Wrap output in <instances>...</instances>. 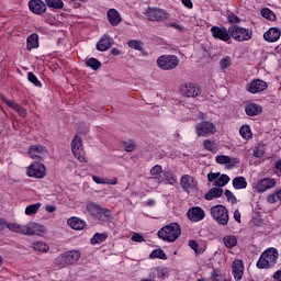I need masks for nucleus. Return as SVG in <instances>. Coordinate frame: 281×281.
<instances>
[{"instance_id": "obj_1", "label": "nucleus", "mask_w": 281, "mask_h": 281, "mask_svg": "<svg viewBox=\"0 0 281 281\" xmlns=\"http://www.w3.org/2000/svg\"><path fill=\"white\" fill-rule=\"evenodd\" d=\"M278 258H280V251L274 247H270L261 252L256 267L257 269H273L278 265Z\"/></svg>"}, {"instance_id": "obj_2", "label": "nucleus", "mask_w": 281, "mask_h": 281, "mask_svg": "<svg viewBox=\"0 0 281 281\" xmlns=\"http://www.w3.org/2000/svg\"><path fill=\"white\" fill-rule=\"evenodd\" d=\"M86 210L94 221H100V223H110L111 218H113V213L111 210L101 206L95 202H90L87 204Z\"/></svg>"}, {"instance_id": "obj_3", "label": "nucleus", "mask_w": 281, "mask_h": 281, "mask_svg": "<svg viewBox=\"0 0 281 281\" xmlns=\"http://www.w3.org/2000/svg\"><path fill=\"white\" fill-rule=\"evenodd\" d=\"M157 236L164 243H175L181 236V225L177 222L167 224L157 232Z\"/></svg>"}, {"instance_id": "obj_4", "label": "nucleus", "mask_w": 281, "mask_h": 281, "mask_svg": "<svg viewBox=\"0 0 281 281\" xmlns=\"http://www.w3.org/2000/svg\"><path fill=\"white\" fill-rule=\"evenodd\" d=\"M143 14L146 16L147 21H151L154 23H164V21H168V19H170V13L159 7H148L145 9Z\"/></svg>"}, {"instance_id": "obj_5", "label": "nucleus", "mask_w": 281, "mask_h": 281, "mask_svg": "<svg viewBox=\"0 0 281 281\" xmlns=\"http://www.w3.org/2000/svg\"><path fill=\"white\" fill-rule=\"evenodd\" d=\"M231 38L237 43H245L254 38V31L251 29H245L236 24L229 26Z\"/></svg>"}, {"instance_id": "obj_6", "label": "nucleus", "mask_w": 281, "mask_h": 281, "mask_svg": "<svg viewBox=\"0 0 281 281\" xmlns=\"http://www.w3.org/2000/svg\"><path fill=\"white\" fill-rule=\"evenodd\" d=\"M211 216L218 225H227L229 223V211L223 204H217L210 209Z\"/></svg>"}, {"instance_id": "obj_7", "label": "nucleus", "mask_w": 281, "mask_h": 281, "mask_svg": "<svg viewBox=\"0 0 281 281\" xmlns=\"http://www.w3.org/2000/svg\"><path fill=\"white\" fill-rule=\"evenodd\" d=\"M157 66L162 71H171V69L179 67V57L177 55H161L157 59Z\"/></svg>"}, {"instance_id": "obj_8", "label": "nucleus", "mask_w": 281, "mask_h": 281, "mask_svg": "<svg viewBox=\"0 0 281 281\" xmlns=\"http://www.w3.org/2000/svg\"><path fill=\"white\" fill-rule=\"evenodd\" d=\"M26 175L33 179H43L47 175V169L43 162L34 161L27 167Z\"/></svg>"}, {"instance_id": "obj_9", "label": "nucleus", "mask_w": 281, "mask_h": 281, "mask_svg": "<svg viewBox=\"0 0 281 281\" xmlns=\"http://www.w3.org/2000/svg\"><path fill=\"white\" fill-rule=\"evenodd\" d=\"M209 183H212L214 188H225L229 183V176L221 172H209L206 175Z\"/></svg>"}, {"instance_id": "obj_10", "label": "nucleus", "mask_w": 281, "mask_h": 281, "mask_svg": "<svg viewBox=\"0 0 281 281\" xmlns=\"http://www.w3.org/2000/svg\"><path fill=\"white\" fill-rule=\"evenodd\" d=\"M72 155L80 164H87L85 158V149L82 148V138L78 135H75L71 142Z\"/></svg>"}, {"instance_id": "obj_11", "label": "nucleus", "mask_w": 281, "mask_h": 281, "mask_svg": "<svg viewBox=\"0 0 281 281\" xmlns=\"http://www.w3.org/2000/svg\"><path fill=\"white\" fill-rule=\"evenodd\" d=\"M211 34L215 41H223V43H228L232 41V32L225 26H212Z\"/></svg>"}, {"instance_id": "obj_12", "label": "nucleus", "mask_w": 281, "mask_h": 281, "mask_svg": "<svg viewBox=\"0 0 281 281\" xmlns=\"http://www.w3.org/2000/svg\"><path fill=\"white\" fill-rule=\"evenodd\" d=\"M179 89L181 95H184V98H198V95H201V87L196 83L184 82L180 85Z\"/></svg>"}, {"instance_id": "obj_13", "label": "nucleus", "mask_w": 281, "mask_h": 281, "mask_svg": "<svg viewBox=\"0 0 281 281\" xmlns=\"http://www.w3.org/2000/svg\"><path fill=\"white\" fill-rule=\"evenodd\" d=\"M7 227L10 232H14L15 234H24V236H34L36 231H34V226L32 224L27 225H19L16 223H8Z\"/></svg>"}, {"instance_id": "obj_14", "label": "nucleus", "mask_w": 281, "mask_h": 281, "mask_svg": "<svg viewBox=\"0 0 281 281\" xmlns=\"http://www.w3.org/2000/svg\"><path fill=\"white\" fill-rule=\"evenodd\" d=\"M195 131H196L198 137L214 135V133H216V124L209 121H202L195 126Z\"/></svg>"}, {"instance_id": "obj_15", "label": "nucleus", "mask_w": 281, "mask_h": 281, "mask_svg": "<svg viewBox=\"0 0 281 281\" xmlns=\"http://www.w3.org/2000/svg\"><path fill=\"white\" fill-rule=\"evenodd\" d=\"M27 153L31 159H38L40 161H43L48 155L47 147L43 145H31Z\"/></svg>"}, {"instance_id": "obj_16", "label": "nucleus", "mask_w": 281, "mask_h": 281, "mask_svg": "<svg viewBox=\"0 0 281 281\" xmlns=\"http://www.w3.org/2000/svg\"><path fill=\"white\" fill-rule=\"evenodd\" d=\"M268 88L269 83L262 79H254L248 85H246V91L252 94L262 93V91H266Z\"/></svg>"}, {"instance_id": "obj_17", "label": "nucleus", "mask_w": 281, "mask_h": 281, "mask_svg": "<svg viewBox=\"0 0 281 281\" xmlns=\"http://www.w3.org/2000/svg\"><path fill=\"white\" fill-rule=\"evenodd\" d=\"M157 186H161V183H166V186H175L177 183V176L172 171H162V175L151 178Z\"/></svg>"}, {"instance_id": "obj_18", "label": "nucleus", "mask_w": 281, "mask_h": 281, "mask_svg": "<svg viewBox=\"0 0 281 281\" xmlns=\"http://www.w3.org/2000/svg\"><path fill=\"white\" fill-rule=\"evenodd\" d=\"M29 10L33 14L41 16L47 12V4L43 0H30Z\"/></svg>"}, {"instance_id": "obj_19", "label": "nucleus", "mask_w": 281, "mask_h": 281, "mask_svg": "<svg viewBox=\"0 0 281 281\" xmlns=\"http://www.w3.org/2000/svg\"><path fill=\"white\" fill-rule=\"evenodd\" d=\"M0 99L2 100V102H4V104H7V106L13 109V111H15V113L19 114L20 117H27V110L23 108V105H21L19 102L14 100H9L8 98H5V95H1Z\"/></svg>"}, {"instance_id": "obj_20", "label": "nucleus", "mask_w": 281, "mask_h": 281, "mask_svg": "<svg viewBox=\"0 0 281 281\" xmlns=\"http://www.w3.org/2000/svg\"><path fill=\"white\" fill-rule=\"evenodd\" d=\"M271 188H276V179L273 178H263L255 186V190L258 194H262L267 192V190H271Z\"/></svg>"}, {"instance_id": "obj_21", "label": "nucleus", "mask_w": 281, "mask_h": 281, "mask_svg": "<svg viewBox=\"0 0 281 281\" xmlns=\"http://www.w3.org/2000/svg\"><path fill=\"white\" fill-rule=\"evenodd\" d=\"M187 216L191 223H199L205 218V211L201 206H192L188 210Z\"/></svg>"}, {"instance_id": "obj_22", "label": "nucleus", "mask_w": 281, "mask_h": 281, "mask_svg": "<svg viewBox=\"0 0 281 281\" xmlns=\"http://www.w3.org/2000/svg\"><path fill=\"white\" fill-rule=\"evenodd\" d=\"M232 273L234 277V280L239 281L243 280V277L245 276V262L243 259H235L232 265Z\"/></svg>"}, {"instance_id": "obj_23", "label": "nucleus", "mask_w": 281, "mask_h": 281, "mask_svg": "<svg viewBox=\"0 0 281 281\" xmlns=\"http://www.w3.org/2000/svg\"><path fill=\"white\" fill-rule=\"evenodd\" d=\"M180 186L184 192H190L191 190H194L196 186H199V182L191 175H183L180 178Z\"/></svg>"}, {"instance_id": "obj_24", "label": "nucleus", "mask_w": 281, "mask_h": 281, "mask_svg": "<svg viewBox=\"0 0 281 281\" xmlns=\"http://www.w3.org/2000/svg\"><path fill=\"white\" fill-rule=\"evenodd\" d=\"M115 41L110 35H102V37L97 43V49L98 52H106L108 49H111L113 47Z\"/></svg>"}, {"instance_id": "obj_25", "label": "nucleus", "mask_w": 281, "mask_h": 281, "mask_svg": "<svg viewBox=\"0 0 281 281\" xmlns=\"http://www.w3.org/2000/svg\"><path fill=\"white\" fill-rule=\"evenodd\" d=\"M216 164H220L221 166L228 165V168H236L238 164H240L239 158H231L229 156L226 155H220L215 157Z\"/></svg>"}, {"instance_id": "obj_26", "label": "nucleus", "mask_w": 281, "mask_h": 281, "mask_svg": "<svg viewBox=\"0 0 281 281\" xmlns=\"http://www.w3.org/2000/svg\"><path fill=\"white\" fill-rule=\"evenodd\" d=\"M281 30L280 27H270L265 34L263 38L267 43H278L280 41Z\"/></svg>"}, {"instance_id": "obj_27", "label": "nucleus", "mask_w": 281, "mask_h": 281, "mask_svg": "<svg viewBox=\"0 0 281 281\" xmlns=\"http://www.w3.org/2000/svg\"><path fill=\"white\" fill-rule=\"evenodd\" d=\"M245 113L248 115V117H256L262 113V105L249 102L245 105Z\"/></svg>"}, {"instance_id": "obj_28", "label": "nucleus", "mask_w": 281, "mask_h": 281, "mask_svg": "<svg viewBox=\"0 0 281 281\" xmlns=\"http://www.w3.org/2000/svg\"><path fill=\"white\" fill-rule=\"evenodd\" d=\"M108 21L112 27H117V25L122 21V15L120 14V11L116 9H109L106 12Z\"/></svg>"}, {"instance_id": "obj_29", "label": "nucleus", "mask_w": 281, "mask_h": 281, "mask_svg": "<svg viewBox=\"0 0 281 281\" xmlns=\"http://www.w3.org/2000/svg\"><path fill=\"white\" fill-rule=\"evenodd\" d=\"M67 224L71 229H76L77 232H80L87 227V222L85 220H80V217H70L67 221Z\"/></svg>"}, {"instance_id": "obj_30", "label": "nucleus", "mask_w": 281, "mask_h": 281, "mask_svg": "<svg viewBox=\"0 0 281 281\" xmlns=\"http://www.w3.org/2000/svg\"><path fill=\"white\" fill-rule=\"evenodd\" d=\"M223 189L213 187L209 190L207 193L204 194L205 201H214V199H221L223 196Z\"/></svg>"}, {"instance_id": "obj_31", "label": "nucleus", "mask_w": 281, "mask_h": 281, "mask_svg": "<svg viewBox=\"0 0 281 281\" xmlns=\"http://www.w3.org/2000/svg\"><path fill=\"white\" fill-rule=\"evenodd\" d=\"M64 256L66 258L67 265L69 266V265H76V262L80 260V257L82 255L78 250H69L64 252Z\"/></svg>"}, {"instance_id": "obj_32", "label": "nucleus", "mask_w": 281, "mask_h": 281, "mask_svg": "<svg viewBox=\"0 0 281 281\" xmlns=\"http://www.w3.org/2000/svg\"><path fill=\"white\" fill-rule=\"evenodd\" d=\"M26 49L32 52V49H38V34L33 33L26 38Z\"/></svg>"}, {"instance_id": "obj_33", "label": "nucleus", "mask_w": 281, "mask_h": 281, "mask_svg": "<svg viewBox=\"0 0 281 281\" xmlns=\"http://www.w3.org/2000/svg\"><path fill=\"white\" fill-rule=\"evenodd\" d=\"M233 188L235 190H245L247 188V179L245 177H235L233 179Z\"/></svg>"}, {"instance_id": "obj_34", "label": "nucleus", "mask_w": 281, "mask_h": 281, "mask_svg": "<svg viewBox=\"0 0 281 281\" xmlns=\"http://www.w3.org/2000/svg\"><path fill=\"white\" fill-rule=\"evenodd\" d=\"M223 243L227 249H234L238 245V239L234 235H226L223 238Z\"/></svg>"}, {"instance_id": "obj_35", "label": "nucleus", "mask_w": 281, "mask_h": 281, "mask_svg": "<svg viewBox=\"0 0 281 281\" xmlns=\"http://www.w3.org/2000/svg\"><path fill=\"white\" fill-rule=\"evenodd\" d=\"M212 281H231L229 277L221 271V269H213Z\"/></svg>"}, {"instance_id": "obj_36", "label": "nucleus", "mask_w": 281, "mask_h": 281, "mask_svg": "<svg viewBox=\"0 0 281 281\" xmlns=\"http://www.w3.org/2000/svg\"><path fill=\"white\" fill-rule=\"evenodd\" d=\"M239 135L243 137V139L249 140L251 137H254V133H251V126L249 125H243L239 128Z\"/></svg>"}, {"instance_id": "obj_37", "label": "nucleus", "mask_w": 281, "mask_h": 281, "mask_svg": "<svg viewBox=\"0 0 281 281\" xmlns=\"http://www.w3.org/2000/svg\"><path fill=\"white\" fill-rule=\"evenodd\" d=\"M109 238V235L105 233H95L93 237L90 239L91 245H100L104 243Z\"/></svg>"}, {"instance_id": "obj_38", "label": "nucleus", "mask_w": 281, "mask_h": 281, "mask_svg": "<svg viewBox=\"0 0 281 281\" xmlns=\"http://www.w3.org/2000/svg\"><path fill=\"white\" fill-rule=\"evenodd\" d=\"M150 260L159 259V260H168V256L166 252L161 250V248L154 249L149 255Z\"/></svg>"}, {"instance_id": "obj_39", "label": "nucleus", "mask_w": 281, "mask_h": 281, "mask_svg": "<svg viewBox=\"0 0 281 281\" xmlns=\"http://www.w3.org/2000/svg\"><path fill=\"white\" fill-rule=\"evenodd\" d=\"M55 267H58V269H65V267H69L67 263V259L65 257V252L57 256L54 260Z\"/></svg>"}, {"instance_id": "obj_40", "label": "nucleus", "mask_w": 281, "mask_h": 281, "mask_svg": "<svg viewBox=\"0 0 281 281\" xmlns=\"http://www.w3.org/2000/svg\"><path fill=\"white\" fill-rule=\"evenodd\" d=\"M86 66L90 67V69H93V71H98V69L102 67V61L98 58L91 57L86 61Z\"/></svg>"}, {"instance_id": "obj_41", "label": "nucleus", "mask_w": 281, "mask_h": 281, "mask_svg": "<svg viewBox=\"0 0 281 281\" xmlns=\"http://www.w3.org/2000/svg\"><path fill=\"white\" fill-rule=\"evenodd\" d=\"M45 3L48 8H53L54 10H63V8H65L63 0H45Z\"/></svg>"}, {"instance_id": "obj_42", "label": "nucleus", "mask_w": 281, "mask_h": 281, "mask_svg": "<svg viewBox=\"0 0 281 281\" xmlns=\"http://www.w3.org/2000/svg\"><path fill=\"white\" fill-rule=\"evenodd\" d=\"M27 80H29V82L34 85V87H37V89H43V82H41V80H38V77H36V75H34V72H32V71L27 72Z\"/></svg>"}, {"instance_id": "obj_43", "label": "nucleus", "mask_w": 281, "mask_h": 281, "mask_svg": "<svg viewBox=\"0 0 281 281\" xmlns=\"http://www.w3.org/2000/svg\"><path fill=\"white\" fill-rule=\"evenodd\" d=\"M33 249H35V251H41L42 254H47V251H49V246L44 241H36L33 244Z\"/></svg>"}, {"instance_id": "obj_44", "label": "nucleus", "mask_w": 281, "mask_h": 281, "mask_svg": "<svg viewBox=\"0 0 281 281\" xmlns=\"http://www.w3.org/2000/svg\"><path fill=\"white\" fill-rule=\"evenodd\" d=\"M261 16H263V19H267L268 21H276L277 19L276 13L269 8L261 9Z\"/></svg>"}, {"instance_id": "obj_45", "label": "nucleus", "mask_w": 281, "mask_h": 281, "mask_svg": "<svg viewBox=\"0 0 281 281\" xmlns=\"http://www.w3.org/2000/svg\"><path fill=\"white\" fill-rule=\"evenodd\" d=\"M143 43L137 40H131L127 42V46L131 47V49H136V52H144V46H142Z\"/></svg>"}, {"instance_id": "obj_46", "label": "nucleus", "mask_w": 281, "mask_h": 281, "mask_svg": "<svg viewBox=\"0 0 281 281\" xmlns=\"http://www.w3.org/2000/svg\"><path fill=\"white\" fill-rule=\"evenodd\" d=\"M41 210V203L30 204L25 207L26 216H32V214H36Z\"/></svg>"}, {"instance_id": "obj_47", "label": "nucleus", "mask_w": 281, "mask_h": 281, "mask_svg": "<svg viewBox=\"0 0 281 281\" xmlns=\"http://www.w3.org/2000/svg\"><path fill=\"white\" fill-rule=\"evenodd\" d=\"M125 153H134L135 148H137V143L135 140H126L123 142Z\"/></svg>"}, {"instance_id": "obj_48", "label": "nucleus", "mask_w": 281, "mask_h": 281, "mask_svg": "<svg viewBox=\"0 0 281 281\" xmlns=\"http://www.w3.org/2000/svg\"><path fill=\"white\" fill-rule=\"evenodd\" d=\"M149 173L151 175V177H159L164 175V167H161V165H155L149 170Z\"/></svg>"}, {"instance_id": "obj_49", "label": "nucleus", "mask_w": 281, "mask_h": 281, "mask_svg": "<svg viewBox=\"0 0 281 281\" xmlns=\"http://www.w3.org/2000/svg\"><path fill=\"white\" fill-rule=\"evenodd\" d=\"M203 146L205 150H209V153H214V150H216V144L214 143V140L205 139L203 142Z\"/></svg>"}, {"instance_id": "obj_50", "label": "nucleus", "mask_w": 281, "mask_h": 281, "mask_svg": "<svg viewBox=\"0 0 281 281\" xmlns=\"http://www.w3.org/2000/svg\"><path fill=\"white\" fill-rule=\"evenodd\" d=\"M220 67L223 70L227 69L228 67H232V57L226 56L223 59H221Z\"/></svg>"}, {"instance_id": "obj_51", "label": "nucleus", "mask_w": 281, "mask_h": 281, "mask_svg": "<svg viewBox=\"0 0 281 281\" xmlns=\"http://www.w3.org/2000/svg\"><path fill=\"white\" fill-rule=\"evenodd\" d=\"M227 201H229L232 203V205H236L238 203V199L236 198V195H234V193L229 190H225L224 192Z\"/></svg>"}, {"instance_id": "obj_52", "label": "nucleus", "mask_w": 281, "mask_h": 281, "mask_svg": "<svg viewBox=\"0 0 281 281\" xmlns=\"http://www.w3.org/2000/svg\"><path fill=\"white\" fill-rule=\"evenodd\" d=\"M227 22L231 25H236V24L240 23V19L238 18V15L234 14V12H231L227 14Z\"/></svg>"}, {"instance_id": "obj_53", "label": "nucleus", "mask_w": 281, "mask_h": 281, "mask_svg": "<svg viewBox=\"0 0 281 281\" xmlns=\"http://www.w3.org/2000/svg\"><path fill=\"white\" fill-rule=\"evenodd\" d=\"M149 278H153V280H155V278H165L164 270H159V268H154L149 273Z\"/></svg>"}, {"instance_id": "obj_54", "label": "nucleus", "mask_w": 281, "mask_h": 281, "mask_svg": "<svg viewBox=\"0 0 281 281\" xmlns=\"http://www.w3.org/2000/svg\"><path fill=\"white\" fill-rule=\"evenodd\" d=\"M252 155L257 159H262V157H265V150L260 149L259 147H255L252 150Z\"/></svg>"}, {"instance_id": "obj_55", "label": "nucleus", "mask_w": 281, "mask_h": 281, "mask_svg": "<svg viewBox=\"0 0 281 281\" xmlns=\"http://www.w3.org/2000/svg\"><path fill=\"white\" fill-rule=\"evenodd\" d=\"M132 240L133 243H146V238H144L142 234H138V233H134L132 235Z\"/></svg>"}, {"instance_id": "obj_56", "label": "nucleus", "mask_w": 281, "mask_h": 281, "mask_svg": "<svg viewBox=\"0 0 281 281\" xmlns=\"http://www.w3.org/2000/svg\"><path fill=\"white\" fill-rule=\"evenodd\" d=\"M92 181L98 186H106V178H100L98 176H92Z\"/></svg>"}, {"instance_id": "obj_57", "label": "nucleus", "mask_w": 281, "mask_h": 281, "mask_svg": "<svg viewBox=\"0 0 281 281\" xmlns=\"http://www.w3.org/2000/svg\"><path fill=\"white\" fill-rule=\"evenodd\" d=\"M268 203H271L272 205L274 203H278V201H280L276 194V192H273L272 194H269L267 198Z\"/></svg>"}, {"instance_id": "obj_58", "label": "nucleus", "mask_w": 281, "mask_h": 281, "mask_svg": "<svg viewBox=\"0 0 281 281\" xmlns=\"http://www.w3.org/2000/svg\"><path fill=\"white\" fill-rule=\"evenodd\" d=\"M182 5L184 8H188V10H192L194 8V3H192V0H181Z\"/></svg>"}, {"instance_id": "obj_59", "label": "nucleus", "mask_w": 281, "mask_h": 281, "mask_svg": "<svg viewBox=\"0 0 281 281\" xmlns=\"http://www.w3.org/2000/svg\"><path fill=\"white\" fill-rule=\"evenodd\" d=\"M189 247H191V249H193V251H195V254H198V251H199V243H196V240H190L189 241Z\"/></svg>"}, {"instance_id": "obj_60", "label": "nucleus", "mask_w": 281, "mask_h": 281, "mask_svg": "<svg viewBox=\"0 0 281 281\" xmlns=\"http://www.w3.org/2000/svg\"><path fill=\"white\" fill-rule=\"evenodd\" d=\"M145 205H147V207H155V205H157V201L149 199L145 202Z\"/></svg>"}, {"instance_id": "obj_61", "label": "nucleus", "mask_w": 281, "mask_h": 281, "mask_svg": "<svg viewBox=\"0 0 281 281\" xmlns=\"http://www.w3.org/2000/svg\"><path fill=\"white\" fill-rule=\"evenodd\" d=\"M234 218L237 223H240V211L238 210L234 211Z\"/></svg>"}, {"instance_id": "obj_62", "label": "nucleus", "mask_w": 281, "mask_h": 281, "mask_svg": "<svg viewBox=\"0 0 281 281\" xmlns=\"http://www.w3.org/2000/svg\"><path fill=\"white\" fill-rule=\"evenodd\" d=\"M45 210L49 213L56 212V205H46Z\"/></svg>"}, {"instance_id": "obj_63", "label": "nucleus", "mask_w": 281, "mask_h": 281, "mask_svg": "<svg viewBox=\"0 0 281 281\" xmlns=\"http://www.w3.org/2000/svg\"><path fill=\"white\" fill-rule=\"evenodd\" d=\"M273 279H274V280H278V281H281V270L274 272Z\"/></svg>"}, {"instance_id": "obj_64", "label": "nucleus", "mask_w": 281, "mask_h": 281, "mask_svg": "<svg viewBox=\"0 0 281 281\" xmlns=\"http://www.w3.org/2000/svg\"><path fill=\"white\" fill-rule=\"evenodd\" d=\"M274 168L281 172V159L274 162Z\"/></svg>"}]
</instances>
